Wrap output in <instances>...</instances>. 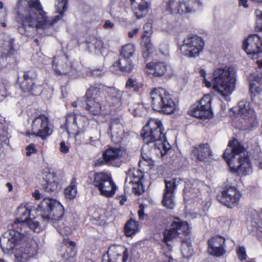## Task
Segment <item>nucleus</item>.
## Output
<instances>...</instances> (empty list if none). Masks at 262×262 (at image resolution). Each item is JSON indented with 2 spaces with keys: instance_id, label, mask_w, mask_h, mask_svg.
I'll return each instance as SVG.
<instances>
[{
  "instance_id": "obj_26",
  "label": "nucleus",
  "mask_w": 262,
  "mask_h": 262,
  "mask_svg": "<svg viewBox=\"0 0 262 262\" xmlns=\"http://www.w3.org/2000/svg\"><path fill=\"white\" fill-rule=\"evenodd\" d=\"M146 68L149 73L155 77H162L165 75L167 70V64L164 61H154L147 64Z\"/></svg>"
},
{
  "instance_id": "obj_53",
  "label": "nucleus",
  "mask_w": 262,
  "mask_h": 262,
  "mask_svg": "<svg viewBox=\"0 0 262 262\" xmlns=\"http://www.w3.org/2000/svg\"><path fill=\"white\" fill-rule=\"evenodd\" d=\"M104 164H106V161L102 157V158H99L97 159L95 162V166H102Z\"/></svg>"
},
{
  "instance_id": "obj_12",
  "label": "nucleus",
  "mask_w": 262,
  "mask_h": 262,
  "mask_svg": "<svg viewBox=\"0 0 262 262\" xmlns=\"http://www.w3.org/2000/svg\"><path fill=\"white\" fill-rule=\"evenodd\" d=\"M190 230L187 222L182 221L180 218H174L171 224V228L166 230L163 233L164 239L169 241L179 236L182 239L183 238L181 235L188 236Z\"/></svg>"
},
{
  "instance_id": "obj_43",
  "label": "nucleus",
  "mask_w": 262,
  "mask_h": 262,
  "mask_svg": "<svg viewBox=\"0 0 262 262\" xmlns=\"http://www.w3.org/2000/svg\"><path fill=\"white\" fill-rule=\"evenodd\" d=\"M57 1L58 2V9H59L60 8H62V10H60L59 14L55 16L54 18H49L50 19L53 20V25L61 18L64 12L67 10V9L68 0Z\"/></svg>"
},
{
  "instance_id": "obj_30",
  "label": "nucleus",
  "mask_w": 262,
  "mask_h": 262,
  "mask_svg": "<svg viewBox=\"0 0 262 262\" xmlns=\"http://www.w3.org/2000/svg\"><path fill=\"white\" fill-rule=\"evenodd\" d=\"M33 75L30 72H24L23 75L24 80L20 84L22 91L26 92H32L36 86L33 81Z\"/></svg>"
},
{
  "instance_id": "obj_17",
  "label": "nucleus",
  "mask_w": 262,
  "mask_h": 262,
  "mask_svg": "<svg viewBox=\"0 0 262 262\" xmlns=\"http://www.w3.org/2000/svg\"><path fill=\"white\" fill-rule=\"evenodd\" d=\"M243 49L253 59H257L262 53V39L258 35H249L243 42Z\"/></svg>"
},
{
  "instance_id": "obj_1",
  "label": "nucleus",
  "mask_w": 262,
  "mask_h": 262,
  "mask_svg": "<svg viewBox=\"0 0 262 262\" xmlns=\"http://www.w3.org/2000/svg\"><path fill=\"white\" fill-rule=\"evenodd\" d=\"M17 14L21 21L18 32L30 35V29L35 27L38 34L49 35L53 29V20L43 10L38 0H19L16 5Z\"/></svg>"
},
{
  "instance_id": "obj_25",
  "label": "nucleus",
  "mask_w": 262,
  "mask_h": 262,
  "mask_svg": "<svg viewBox=\"0 0 262 262\" xmlns=\"http://www.w3.org/2000/svg\"><path fill=\"white\" fill-rule=\"evenodd\" d=\"M192 153L200 161H208L212 156V152L208 144H203L194 147Z\"/></svg>"
},
{
  "instance_id": "obj_18",
  "label": "nucleus",
  "mask_w": 262,
  "mask_h": 262,
  "mask_svg": "<svg viewBox=\"0 0 262 262\" xmlns=\"http://www.w3.org/2000/svg\"><path fill=\"white\" fill-rule=\"evenodd\" d=\"M129 254L127 249L121 245H111L107 252V262H126Z\"/></svg>"
},
{
  "instance_id": "obj_9",
  "label": "nucleus",
  "mask_w": 262,
  "mask_h": 262,
  "mask_svg": "<svg viewBox=\"0 0 262 262\" xmlns=\"http://www.w3.org/2000/svg\"><path fill=\"white\" fill-rule=\"evenodd\" d=\"M202 3L200 0H168L166 11L170 14H183L194 12L200 9Z\"/></svg>"
},
{
  "instance_id": "obj_10",
  "label": "nucleus",
  "mask_w": 262,
  "mask_h": 262,
  "mask_svg": "<svg viewBox=\"0 0 262 262\" xmlns=\"http://www.w3.org/2000/svg\"><path fill=\"white\" fill-rule=\"evenodd\" d=\"M93 184L98 189L100 194L106 198L112 197L117 189L111 174L103 172L94 174Z\"/></svg>"
},
{
  "instance_id": "obj_8",
  "label": "nucleus",
  "mask_w": 262,
  "mask_h": 262,
  "mask_svg": "<svg viewBox=\"0 0 262 262\" xmlns=\"http://www.w3.org/2000/svg\"><path fill=\"white\" fill-rule=\"evenodd\" d=\"M22 230L11 229L5 232L0 237V247L4 252L8 254L14 253L18 250L19 245L23 244L26 237L21 233Z\"/></svg>"
},
{
  "instance_id": "obj_38",
  "label": "nucleus",
  "mask_w": 262,
  "mask_h": 262,
  "mask_svg": "<svg viewBox=\"0 0 262 262\" xmlns=\"http://www.w3.org/2000/svg\"><path fill=\"white\" fill-rule=\"evenodd\" d=\"M182 239L181 252L184 257L188 258L193 254L189 235Z\"/></svg>"
},
{
  "instance_id": "obj_62",
  "label": "nucleus",
  "mask_w": 262,
  "mask_h": 262,
  "mask_svg": "<svg viewBox=\"0 0 262 262\" xmlns=\"http://www.w3.org/2000/svg\"><path fill=\"white\" fill-rule=\"evenodd\" d=\"M204 83H205V86L207 88H210L212 84L210 81L207 80L205 78L204 79Z\"/></svg>"
},
{
  "instance_id": "obj_59",
  "label": "nucleus",
  "mask_w": 262,
  "mask_h": 262,
  "mask_svg": "<svg viewBox=\"0 0 262 262\" xmlns=\"http://www.w3.org/2000/svg\"><path fill=\"white\" fill-rule=\"evenodd\" d=\"M256 165L262 169V156L259 157L258 159H256L255 161Z\"/></svg>"
},
{
  "instance_id": "obj_39",
  "label": "nucleus",
  "mask_w": 262,
  "mask_h": 262,
  "mask_svg": "<svg viewBox=\"0 0 262 262\" xmlns=\"http://www.w3.org/2000/svg\"><path fill=\"white\" fill-rule=\"evenodd\" d=\"M139 229L138 222L130 219L127 221L124 226V232L127 236L130 237L136 234Z\"/></svg>"
},
{
  "instance_id": "obj_32",
  "label": "nucleus",
  "mask_w": 262,
  "mask_h": 262,
  "mask_svg": "<svg viewBox=\"0 0 262 262\" xmlns=\"http://www.w3.org/2000/svg\"><path fill=\"white\" fill-rule=\"evenodd\" d=\"M104 91L111 99L114 100V102L121 103L123 99V92L120 91L114 87H104L103 86V92Z\"/></svg>"
},
{
  "instance_id": "obj_61",
  "label": "nucleus",
  "mask_w": 262,
  "mask_h": 262,
  "mask_svg": "<svg viewBox=\"0 0 262 262\" xmlns=\"http://www.w3.org/2000/svg\"><path fill=\"white\" fill-rule=\"evenodd\" d=\"M247 0H239V5L240 6H243L244 8H247L248 7L247 4Z\"/></svg>"
},
{
  "instance_id": "obj_54",
  "label": "nucleus",
  "mask_w": 262,
  "mask_h": 262,
  "mask_svg": "<svg viewBox=\"0 0 262 262\" xmlns=\"http://www.w3.org/2000/svg\"><path fill=\"white\" fill-rule=\"evenodd\" d=\"M103 70L99 69L93 70L91 72L92 76L94 77L100 76L103 74Z\"/></svg>"
},
{
  "instance_id": "obj_41",
  "label": "nucleus",
  "mask_w": 262,
  "mask_h": 262,
  "mask_svg": "<svg viewBox=\"0 0 262 262\" xmlns=\"http://www.w3.org/2000/svg\"><path fill=\"white\" fill-rule=\"evenodd\" d=\"M28 227L30 229L35 232L39 233L42 230V228L40 226L38 221L37 218L34 217L33 219L30 218L26 222L23 227Z\"/></svg>"
},
{
  "instance_id": "obj_57",
  "label": "nucleus",
  "mask_w": 262,
  "mask_h": 262,
  "mask_svg": "<svg viewBox=\"0 0 262 262\" xmlns=\"http://www.w3.org/2000/svg\"><path fill=\"white\" fill-rule=\"evenodd\" d=\"M33 196L36 200H39L42 198V194L38 190H35L33 193Z\"/></svg>"
},
{
  "instance_id": "obj_16",
  "label": "nucleus",
  "mask_w": 262,
  "mask_h": 262,
  "mask_svg": "<svg viewBox=\"0 0 262 262\" xmlns=\"http://www.w3.org/2000/svg\"><path fill=\"white\" fill-rule=\"evenodd\" d=\"M183 182L181 178H172L170 180H165V189L163 194L162 204L169 209H172L175 206L174 190L177 186Z\"/></svg>"
},
{
  "instance_id": "obj_42",
  "label": "nucleus",
  "mask_w": 262,
  "mask_h": 262,
  "mask_svg": "<svg viewBox=\"0 0 262 262\" xmlns=\"http://www.w3.org/2000/svg\"><path fill=\"white\" fill-rule=\"evenodd\" d=\"M77 193L76 182L72 181L70 185L64 190V195L67 199L72 200L74 199Z\"/></svg>"
},
{
  "instance_id": "obj_23",
  "label": "nucleus",
  "mask_w": 262,
  "mask_h": 262,
  "mask_svg": "<svg viewBox=\"0 0 262 262\" xmlns=\"http://www.w3.org/2000/svg\"><path fill=\"white\" fill-rule=\"evenodd\" d=\"M134 67L135 64L132 59L119 55L118 60L113 63L110 69L111 71L115 73H117L118 68L122 72L130 73L134 69Z\"/></svg>"
},
{
  "instance_id": "obj_19",
  "label": "nucleus",
  "mask_w": 262,
  "mask_h": 262,
  "mask_svg": "<svg viewBox=\"0 0 262 262\" xmlns=\"http://www.w3.org/2000/svg\"><path fill=\"white\" fill-rule=\"evenodd\" d=\"M226 239L221 236L212 237L208 241L209 253L216 257L223 256L226 252Z\"/></svg>"
},
{
  "instance_id": "obj_14",
  "label": "nucleus",
  "mask_w": 262,
  "mask_h": 262,
  "mask_svg": "<svg viewBox=\"0 0 262 262\" xmlns=\"http://www.w3.org/2000/svg\"><path fill=\"white\" fill-rule=\"evenodd\" d=\"M241 197L239 191L235 187L226 186L221 193L216 195L217 200L224 205L233 208L239 202Z\"/></svg>"
},
{
  "instance_id": "obj_40",
  "label": "nucleus",
  "mask_w": 262,
  "mask_h": 262,
  "mask_svg": "<svg viewBox=\"0 0 262 262\" xmlns=\"http://www.w3.org/2000/svg\"><path fill=\"white\" fill-rule=\"evenodd\" d=\"M136 53V47L135 45L128 43L123 46L120 51L119 56L132 59Z\"/></svg>"
},
{
  "instance_id": "obj_15",
  "label": "nucleus",
  "mask_w": 262,
  "mask_h": 262,
  "mask_svg": "<svg viewBox=\"0 0 262 262\" xmlns=\"http://www.w3.org/2000/svg\"><path fill=\"white\" fill-rule=\"evenodd\" d=\"M49 121L44 115H40L32 122V134L44 140L49 136L52 130L49 125Z\"/></svg>"
},
{
  "instance_id": "obj_52",
  "label": "nucleus",
  "mask_w": 262,
  "mask_h": 262,
  "mask_svg": "<svg viewBox=\"0 0 262 262\" xmlns=\"http://www.w3.org/2000/svg\"><path fill=\"white\" fill-rule=\"evenodd\" d=\"M59 150L61 152L66 154L69 152V147L68 146L66 145L64 142L62 141L60 143Z\"/></svg>"
},
{
  "instance_id": "obj_51",
  "label": "nucleus",
  "mask_w": 262,
  "mask_h": 262,
  "mask_svg": "<svg viewBox=\"0 0 262 262\" xmlns=\"http://www.w3.org/2000/svg\"><path fill=\"white\" fill-rule=\"evenodd\" d=\"M27 156H30L32 154L36 152V150L33 144H31L26 147Z\"/></svg>"
},
{
  "instance_id": "obj_20",
  "label": "nucleus",
  "mask_w": 262,
  "mask_h": 262,
  "mask_svg": "<svg viewBox=\"0 0 262 262\" xmlns=\"http://www.w3.org/2000/svg\"><path fill=\"white\" fill-rule=\"evenodd\" d=\"M125 154L122 148L110 147L103 152L102 156L106 160L107 165L119 167L121 164L120 159Z\"/></svg>"
},
{
  "instance_id": "obj_63",
  "label": "nucleus",
  "mask_w": 262,
  "mask_h": 262,
  "mask_svg": "<svg viewBox=\"0 0 262 262\" xmlns=\"http://www.w3.org/2000/svg\"><path fill=\"white\" fill-rule=\"evenodd\" d=\"M151 28V24H150V23H147L144 26L143 29L145 30V32L146 33H148V31L147 30H146V28Z\"/></svg>"
},
{
  "instance_id": "obj_37",
  "label": "nucleus",
  "mask_w": 262,
  "mask_h": 262,
  "mask_svg": "<svg viewBox=\"0 0 262 262\" xmlns=\"http://www.w3.org/2000/svg\"><path fill=\"white\" fill-rule=\"evenodd\" d=\"M103 47V43L100 39L92 36L87 41V48L91 52H97L100 51Z\"/></svg>"
},
{
  "instance_id": "obj_28",
  "label": "nucleus",
  "mask_w": 262,
  "mask_h": 262,
  "mask_svg": "<svg viewBox=\"0 0 262 262\" xmlns=\"http://www.w3.org/2000/svg\"><path fill=\"white\" fill-rule=\"evenodd\" d=\"M20 253H17V258L19 262H27L36 253L35 248L30 244H26L25 247H18Z\"/></svg>"
},
{
  "instance_id": "obj_6",
  "label": "nucleus",
  "mask_w": 262,
  "mask_h": 262,
  "mask_svg": "<svg viewBox=\"0 0 262 262\" xmlns=\"http://www.w3.org/2000/svg\"><path fill=\"white\" fill-rule=\"evenodd\" d=\"M103 85L100 83H95L91 85L85 94V109L92 115H98L104 110L107 104V100L103 93Z\"/></svg>"
},
{
  "instance_id": "obj_35",
  "label": "nucleus",
  "mask_w": 262,
  "mask_h": 262,
  "mask_svg": "<svg viewBox=\"0 0 262 262\" xmlns=\"http://www.w3.org/2000/svg\"><path fill=\"white\" fill-rule=\"evenodd\" d=\"M250 91L252 95V99L254 101L253 95L256 96L262 92V73L258 76L256 80L250 82Z\"/></svg>"
},
{
  "instance_id": "obj_47",
  "label": "nucleus",
  "mask_w": 262,
  "mask_h": 262,
  "mask_svg": "<svg viewBox=\"0 0 262 262\" xmlns=\"http://www.w3.org/2000/svg\"><path fill=\"white\" fill-rule=\"evenodd\" d=\"M129 174L132 175V176H131L132 180L134 181V183L140 182L143 177L142 174L138 170H134L133 171L129 169L126 172V177H128Z\"/></svg>"
},
{
  "instance_id": "obj_36",
  "label": "nucleus",
  "mask_w": 262,
  "mask_h": 262,
  "mask_svg": "<svg viewBox=\"0 0 262 262\" xmlns=\"http://www.w3.org/2000/svg\"><path fill=\"white\" fill-rule=\"evenodd\" d=\"M81 117L78 116L75 114H70L67 117L66 120V125L67 128V132H69V129L75 130L78 128H80V125L77 123V120L81 119Z\"/></svg>"
},
{
  "instance_id": "obj_24",
  "label": "nucleus",
  "mask_w": 262,
  "mask_h": 262,
  "mask_svg": "<svg viewBox=\"0 0 262 262\" xmlns=\"http://www.w3.org/2000/svg\"><path fill=\"white\" fill-rule=\"evenodd\" d=\"M30 210L26 206H20L17 208V217L12 224V227L14 229L22 230L23 226L29 219Z\"/></svg>"
},
{
  "instance_id": "obj_44",
  "label": "nucleus",
  "mask_w": 262,
  "mask_h": 262,
  "mask_svg": "<svg viewBox=\"0 0 262 262\" xmlns=\"http://www.w3.org/2000/svg\"><path fill=\"white\" fill-rule=\"evenodd\" d=\"M63 243L64 245V246L62 247L63 248L65 249L66 247H69V248H70L71 252V253H64L62 255V256L65 259H68L69 257H73L74 255V253H72L73 252V249L75 246L76 243L72 241H69L68 239H66L65 238H63Z\"/></svg>"
},
{
  "instance_id": "obj_64",
  "label": "nucleus",
  "mask_w": 262,
  "mask_h": 262,
  "mask_svg": "<svg viewBox=\"0 0 262 262\" xmlns=\"http://www.w3.org/2000/svg\"><path fill=\"white\" fill-rule=\"evenodd\" d=\"M200 74L201 76H202L203 77H205V75L206 74V71L204 70L201 69L200 70Z\"/></svg>"
},
{
  "instance_id": "obj_29",
  "label": "nucleus",
  "mask_w": 262,
  "mask_h": 262,
  "mask_svg": "<svg viewBox=\"0 0 262 262\" xmlns=\"http://www.w3.org/2000/svg\"><path fill=\"white\" fill-rule=\"evenodd\" d=\"M132 175L129 174L128 177H126L124 186V192H128L130 189H132V192L136 195H140L144 192V187L142 182L134 183L132 180Z\"/></svg>"
},
{
  "instance_id": "obj_60",
  "label": "nucleus",
  "mask_w": 262,
  "mask_h": 262,
  "mask_svg": "<svg viewBox=\"0 0 262 262\" xmlns=\"http://www.w3.org/2000/svg\"><path fill=\"white\" fill-rule=\"evenodd\" d=\"M120 198L121 199L120 201V204L121 205H123L125 202L127 201V196L125 194H122Z\"/></svg>"
},
{
  "instance_id": "obj_13",
  "label": "nucleus",
  "mask_w": 262,
  "mask_h": 262,
  "mask_svg": "<svg viewBox=\"0 0 262 262\" xmlns=\"http://www.w3.org/2000/svg\"><path fill=\"white\" fill-rule=\"evenodd\" d=\"M211 98L209 95L204 96L199 102L192 105L190 110V114L198 118L209 119L212 117L211 109Z\"/></svg>"
},
{
  "instance_id": "obj_3",
  "label": "nucleus",
  "mask_w": 262,
  "mask_h": 262,
  "mask_svg": "<svg viewBox=\"0 0 262 262\" xmlns=\"http://www.w3.org/2000/svg\"><path fill=\"white\" fill-rule=\"evenodd\" d=\"M163 131L161 120L151 118L144 126L143 133L141 134L144 143L146 145L152 144L157 150V154H160L162 157L171 148V145L166 139Z\"/></svg>"
},
{
  "instance_id": "obj_27",
  "label": "nucleus",
  "mask_w": 262,
  "mask_h": 262,
  "mask_svg": "<svg viewBox=\"0 0 262 262\" xmlns=\"http://www.w3.org/2000/svg\"><path fill=\"white\" fill-rule=\"evenodd\" d=\"M132 8L137 18H141L146 15L149 5L144 0H130Z\"/></svg>"
},
{
  "instance_id": "obj_58",
  "label": "nucleus",
  "mask_w": 262,
  "mask_h": 262,
  "mask_svg": "<svg viewBox=\"0 0 262 262\" xmlns=\"http://www.w3.org/2000/svg\"><path fill=\"white\" fill-rule=\"evenodd\" d=\"M138 29L135 28L133 31L128 32V36L130 38H133L138 32Z\"/></svg>"
},
{
  "instance_id": "obj_21",
  "label": "nucleus",
  "mask_w": 262,
  "mask_h": 262,
  "mask_svg": "<svg viewBox=\"0 0 262 262\" xmlns=\"http://www.w3.org/2000/svg\"><path fill=\"white\" fill-rule=\"evenodd\" d=\"M53 68L58 75L72 76L75 71L71 63L68 62L67 57L65 56L54 58L53 61Z\"/></svg>"
},
{
  "instance_id": "obj_46",
  "label": "nucleus",
  "mask_w": 262,
  "mask_h": 262,
  "mask_svg": "<svg viewBox=\"0 0 262 262\" xmlns=\"http://www.w3.org/2000/svg\"><path fill=\"white\" fill-rule=\"evenodd\" d=\"M142 86V84L137 81L136 79L129 78L126 82V88L127 89L134 88V90L138 92Z\"/></svg>"
},
{
  "instance_id": "obj_34",
  "label": "nucleus",
  "mask_w": 262,
  "mask_h": 262,
  "mask_svg": "<svg viewBox=\"0 0 262 262\" xmlns=\"http://www.w3.org/2000/svg\"><path fill=\"white\" fill-rule=\"evenodd\" d=\"M122 125L120 119L118 118H115L112 119L109 128L107 130V134L110 135L111 138L113 136L118 137L119 133L121 131Z\"/></svg>"
},
{
  "instance_id": "obj_33",
  "label": "nucleus",
  "mask_w": 262,
  "mask_h": 262,
  "mask_svg": "<svg viewBox=\"0 0 262 262\" xmlns=\"http://www.w3.org/2000/svg\"><path fill=\"white\" fill-rule=\"evenodd\" d=\"M52 179H48L42 183V187L45 191L48 193L58 191L61 188L60 185L54 179L53 175H51Z\"/></svg>"
},
{
  "instance_id": "obj_49",
  "label": "nucleus",
  "mask_w": 262,
  "mask_h": 262,
  "mask_svg": "<svg viewBox=\"0 0 262 262\" xmlns=\"http://www.w3.org/2000/svg\"><path fill=\"white\" fill-rule=\"evenodd\" d=\"M255 13L256 17V28L262 31V11L256 9Z\"/></svg>"
},
{
  "instance_id": "obj_7",
  "label": "nucleus",
  "mask_w": 262,
  "mask_h": 262,
  "mask_svg": "<svg viewBox=\"0 0 262 262\" xmlns=\"http://www.w3.org/2000/svg\"><path fill=\"white\" fill-rule=\"evenodd\" d=\"M150 95L153 110L166 114H171L175 112L176 104L166 90L162 88H155Z\"/></svg>"
},
{
  "instance_id": "obj_48",
  "label": "nucleus",
  "mask_w": 262,
  "mask_h": 262,
  "mask_svg": "<svg viewBox=\"0 0 262 262\" xmlns=\"http://www.w3.org/2000/svg\"><path fill=\"white\" fill-rule=\"evenodd\" d=\"M236 251L238 258L241 261H243L246 259L247 254L246 249L244 247L237 246Z\"/></svg>"
},
{
  "instance_id": "obj_11",
  "label": "nucleus",
  "mask_w": 262,
  "mask_h": 262,
  "mask_svg": "<svg viewBox=\"0 0 262 262\" xmlns=\"http://www.w3.org/2000/svg\"><path fill=\"white\" fill-rule=\"evenodd\" d=\"M180 51L184 55L189 57H196L203 51L204 42L197 35H188L183 40Z\"/></svg>"
},
{
  "instance_id": "obj_31",
  "label": "nucleus",
  "mask_w": 262,
  "mask_h": 262,
  "mask_svg": "<svg viewBox=\"0 0 262 262\" xmlns=\"http://www.w3.org/2000/svg\"><path fill=\"white\" fill-rule=\"evenodd\" d=\"M254 111L250 107L249 102L242 100L238 103V114L243 119H250L254 116Z\"/></svg>"
},
{
  "instance_id": "obj_22",
  "label": "nucleus",
  "mask_w": 262,
  "mask_h": 262,
  "mask_svg": "<svg viewBox=\"0 0 262 262\" xmlns=\"http://www.w3.org/2000/svg\"><path fill=\"white\" fill-rule=\"evenodd\" d=\"M14 40L8 34H0V53L6 56L14 54L16 53L13 47Z\"/></svg>"
},
{
  "instance_id": "obj_50",
  "label": "nucleus",
  "mask_w": 262,
  "mask_h": 262,
  "mask_svg": "<svg viewBox=\"0 0 262 262\" xmlns=\"http://www.w3.org/2000/svg\"><path fill=\"white\" fill-rule=\"evenodd\" d=\"M141 44L145 46L147 49L150 47L151 45L149 37L145 33L142 35Z\"/></svg>"
},
{
  "instance_id": "obj_4",
  "label": "nucleus",
  "mask_w": 262,
  "mask_h": 262,
  "mask_svg": "<svg viewBox=\"0 0 262 262\" xmlns=\"http://www.w3.org/2000/svg\"><path fill=\"white\" fill-rule=\"evenodd\" d=\"M38 207L44 211L43 220L52 223L60 234L68 235L71 233L72 229L68 226V223L61 218L64 213L63 208L56 200L45 198Z\"/></svg>"
},
{
  "instance_id": "obj_56",
  "label": "nucleus",
  "mask_w": 262,
  "mask_h": 262,
  "mask_svg": "<svg viewBox=\"0 0 262 262\" xmlns=\"http://www.w3.org/2000/svg\"><path fill=\"white\" fill-rule=\"evenodd\" d=\"M114 24L110 20H106L103 25V27L105 29H112L114 27Z\"/></svg>"
},
{
  "instance_id": "obj_5",
  "label": "nucleus",
  "mask_w": 262,
  "mask_h": 262,
  "mask_svg": "<svg viewBox=\"0 0 262 262\" xmlns=\"http://www.w3.org/2000/svg\"><path fill=\"white\" fill-rule=\"evenodd\" d=\"M235 71L233 67H225L215 70L213 73L212 88L223 97L232 94L235 88Z\"/></svg>"
},
{
  "instance_id": "obj_45",
  "label": "nucleus",
  "mask_w": 262,
  "mask_h": 262,
  "mask_svg": "<svg viewBox=\"0 0 262 262\" xmlns=\"http://www.w3.org/2000/svg\"><path fill=\"white\" fill-rule=\"evenodd\" d=\"M0 141L6 144L9 143L7 127L2 123H0Z\"/></svg>"
},
{
  "instance_id": "obj_2",
  "label": "nucleus",
  "mask_w": 262,
  "mask_h": 262,
  "mask_svg": "<svg viewBox=\"0 0 262 262\" xmlns=\"http://www.w3.org/2000/svg\"><path fill=\"white\" fill-rule=\"evenodd\" d=\"M223 157L232 171L242 175L251 172L252 168L247 152L237 140L229 142Z\"/></svg>"
},
{
  "instance_id": "obj_55",
  "label": "nucleus",
  "mask_w": 262,
  "mask_h": 262,
  "mask_svg": "<svg viewBox=\"0 0 262 262\" xmlns=\"http://www.w3.org/2000/svg\"><path fill=\"white\" fill-rule=\"evenodd\" d=\"M138 215L140 220H143L144 216V206L142 205H140V210L138 211Z\"/></svg>"
}]
</instances>
